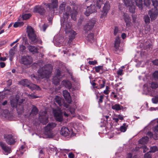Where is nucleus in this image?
<instances>
[{
	"instance_id": "1",
	"label": "nucleus",
	"mask_w": 158,
	"mask_h": 158,
	"mask_svg": "<svg viewBox=\"0 0 158 158\" xmlns=\"http://www.w3.org/2000/svg\"><path fill=\"white\" fill-rule=\"evenodd\" d=\"M66 2H62L59 6L58 10L60 14L63 13V18L61 20V27L65 29L66 33L72 30L71 28V24L68 21L71 12V9L70 6H66Z\"/></svg>"
},
{
	"instance_id": "2",
	"label": "nucleus",
	"mask_w": 158,
	"mask_h": 158,
	"mask_svg": "<svg viewBox=\"0 0 158 158\" xmlns=\"http://www.w3.org/2000/svg\"><path fill=\"white\" fill-rule=\"evenodd\" d=\"M104 0H85V2L88 1L92 2V4L89 6H87L86 11L85 13V15L87 16L93 12L96 11L97 8L100 9L101 5L103 4Z\"/></svg>"
},
{
	"instance_id": "3",
	"label": "nucleus",
	"mask_w": 158,
	"mask_h": 158,
	"mask_svg": "<svg viewBox=\"0 0 158 158\" xmlns=\"http://www.w3.org/2000/svg\"><path fill=\"white\" fill-rule=\"evenodd\" d=\"M24 101L25 99H22L19 102L18 99L16 98H14L10 101L11 106L16 108L18 114H21L24 112L23 102Z\"/></svg>"
},
{
	"instance_id": "4",
	"label": "nucleus",
	"mask_w": 158,
	"mask_h": 158,
	"mask_svg": "<svg viewBox=\"0 0 158 158\" xmlns=\"http://www.w3.org/2000/svg\"><path fill=\"white\" fill-rule=\"evenodd\" d=\"M27 32L30 40L33 44H42L41 40L40 38L37 37L35 31L31 26H28L27 27Z\"/></svg>"
},
{
	"instance_id": "5",
	"label": "nucleus",
	"mask_w": 158,
	"mask_h": 158,
	"mask_svg": "<svg viewBox=\"0 0 158 158\" xmlns=\"http://www.w3.org/2000/svg\"><path fill=\"white\" fill-rule=\"evenodd\" d=\"M52 69V68L51 64H46L38 70L39 75L42 78H48Z\"/></svg>"
},
{
	"instance_id": "6",
	"label": "nucleus",
	"mask_w": 158,
	"mask_h": 158,
	"mask_svg": "<svg viewBox=\"0 0 158 158\" xmlns=\"http://www.w3.org/2000/svg\"><path fill=\"white\" fill-rule=\"evenodd\" d=\"M56 125L55 123H48L46 126L45 127L44 134L46 135L45 137L50 138L51 136L52 135L51 131L56 127Z\"/></svg>"
},
{
	"instance_id": "7",
	"label": "nucleus",
	"mask_w": 158,
	"mask_h": 158,
	"mask_svg": "<svg viewBox=\"0 0 158 158\" xmlns=\"http://www.w3.org/2000/svg\"><path fill=\"white\" fill-rule=\"evenodd\" d=\"M20 62L25 66H30L32 63V60L30 56H21Z\"/></svg>"
},
{
	"instance_id": "8",
	"label": "nucleus",
	"mask_w": 158,
	"mask_h": 158,
	"mask_svg": "<svg viewBox=\"0 0 158 158\" xmlns=\"http://www.w3.org/2000/svg\"><path fill=\"white\" fill-rule=\"evenodd\" d=\"M95 22V20L94 19H92L88 22L84 27V30L85 32H87L92 29Z\"/></svg>"
},
{
	"instance_id": "9",
	"label": "nucleus",
	"mask_w": 158,
	"mask_h": 158,
	"mask_svg": "<svg viewBox=\"0 0 158 158\" xmlns=\"http://www.w3.org/2000/svg\"><path fill=\"white\" fill-rule=\"evenodd\" d=\"M125 6L129 7L130 11L131 13H134L135 12V7L134 5L135 2L133 1H131L129 0H124Z\"/></svg>"
},
{
	"instance_id": "10",
	"label": "nucleus",
	"mask_w": 158,
	"mask_h": 158,
	"mask_svg": "<svg viewBox=\"0 0 158 158\" xmlns=\"http://www.w3.org/2000/svg\"><path fill=\"white\" fill-rule=\"evenodd\" d=\"M58 5V0H52V2L47 4L46 6L51 11L54 13V9L57 7Z\"/></svg>"
},
{
	"instance_id": "11",
	"label": "nucleus",
	"mask_w": 158,
	"mask_h": 158,
	"mask_svg": "<svg viewBox=\"0 0 158 158\" xmlns=\"http://www.w3.org/2000/svg\"><path fill=\"white\" fill-rule=\"evenodd\" d=\"M53 111L56 120L60 122L62 121L63 120V118L61 110L59 109L58 110H53Z\"/></svg>"
},
{
	"instance_id": "12",
	"label": "nucleus",
	"mask_w": 158,
	"mask_h": 158,
	"mask_svg": "<svg viewBox=\"0 0 158 158\" xmlns=\"http://www.w3.org/2000/svg\"><path fill=\"white\" fill-rule=\"evenodd\" d=\"M148 14L151 20L152 21L156 18L158 14V10L157 9L152 8L148 11Z\"/></svg>"
},
{
	"instance_id": "13",
	"label": "nucleus",
	"mask_w": 158,
	"mask_h": 158,
	"mask_svg": "<svg viewBox=\"0 0 158 158\" xmlns=\"http://www.w3.org/2000/svg\"><path fill=\"white\" fill-rule=\"evenodd\" d=\"M4 138L6 142L9 145H13L15 143V139L11 134L5 135H4Z\"/></svg>"
},
{
	"instance_id": "14",
	"label": "nucleus",
	"mask_w": 158,
	"mask_h": 158,
	"mask_svg": "<svg viewBox=\"0 0 158 158\" xmlns=\"http://www.w3.org/2000/svg\"><path fill=\"white\" fill-rule=\"evenodd\" d=\"M110 6L109 2H107L104 4V6L103 8L102 13L101 14V18H103L106 16L107 15L108 10H110Z\"/></svg>"
},
{
	"instance_id": "15",
	"label": "nucleus",
	"mask_w": 158,
	"mask_h": 158,
	"mask_svg": "<svg viewBox=\"0 0 158 158\" xmlns=\"http://www.w3.org/2000/svg\"><path fill=\"white\" fill-rule=\"evenodd\" d=\"M34 11L39 13L41 15H43L45 12V10L43 7L38 6H35L34 8Z\"/></svg>"
},
{
	"instance_id": "16",
	"label": "nucleus",
	"mask_w": 158,
	"mask_h": 158,
	"mask_svg": "<svg viewBox=\"0 0 158 158\" xmlns=\"http://www.w3.org/2000/svg\"><path fill=\"white\" fill-rule=\"evenodd\" d=\"M63 94L64 98L69 104L71 102V99L69 93L67 91L64 90L63 91Z\"/></svg>"
},
{
	"instance_id": "17",
	"label": "nucleus",
	"mask_w": 158,
	"mask_h": 158,
	"mask_svg": "<svg viewBox=\"0 0 158 158\" xmlns=\"http://www.w3.org/2000/svg\"><path fill=\"white\" fill-rule=\"evenodd\" d=\"M70 132L69 129L65 127H62L60 131V134L64 136L69 135Z\"/></svg>"
},
{
	"instance_id": "18",
	"label": "nucleus",
	"mask_w": 158,
	"mask_h": 158,
	"mask_svg": "<svg viewBox=\"0 0 158 158\" xmlns=\"http://www.w3.org/2000/svg\"><path fill=\"white\" fill-rule=\"evenodd\" d=\"M69 35V40L68 43H70L75 38V36L76 35V33L75 31L73 30L70 31L68 33H66Z\"/></svg>"
},
{
	"instance_id": "19",
	"label": "nucleus",
	"mask_w": 158,
	"mask_h": 158,
	"mask_svg": "<svg viewBox=\"0 0 158 158\" xmlns=\"http://www.w3.org/2000/svg\"><path fill=\"white\" fill-rule=\"evenodd\" d=\"M62 84L66 88L69 89H71L73 91L74 90V88L72 87V85L70 81H62Z\"/></svg>"
},
{
	"instance_id": "20",
	"label": "nucleus",
	"mask_w": 158,
	"mask_h": 158,
	"mask_svg": "<svg viewBox=\"0 0 158 158\" xmlns=\"http://www.w3.org/2000/svg\"><path fill=\"white\" fill-rule=\"evenodd\" d=\"M0 145L2 149L6 152L10 153L11 151L10 148L8 147L5 143H4L2 142H0Z\"/></svg>"
},
{
	"instance_id": "21",
	"label": "nucleus",
	"mask_w": 158,
	"mask_h": 158,
	"mask_svg": "<svg viewBox=\"0 0 158 158\" xmlns=\"http://www.w3.org/2000/svg\"><path fill=\"white\" fill-rule=\"evenodd\" d=\"M48 118L45 114L44 115L40 116L39 117L40 121L43 125H45L47 123L48 121Z\"/></svg>"
},
{
	"instance_id": "22",
	"label": "nucleus",
	"mask_w": 158,
	"mask_h": 158,
	"mask_svg": "<svg viewBox=\"0 0 158 158\" xmlns=\"http://www.w3.org/2000/svg\"><path fill=\"white\" fill-rule=\"evenodd\" d=\"M123 16L124 17V21L126 23V26L129 27L130 26L131 20L130 17L127 14L125 13H123Z\"/></svg>"
},
{
	"instance_id": "23",
	"label": "nucleus",
	"mask_w": 158,
	"mask_h": 158,
	"mask_svg": "<svg viewBox=\"0 0 158 158\" xmlns=\"http://www.w3.org/2000/svg\"><path fill=\"white\" fill-rule=\"evenodd\" d=\"M28 88L30 89L31 90H34L35 89L36 90H40V88L39 87V86L37 85L33 84H31L30 82L28 85L27 87Z\"/></svg>"
},
{
	"instance_id": "24",
	"label": "nucleus",
	"mask_w": 158,
	"mask_h": 158,
	"mask_svg": "<svg viewBox=\"0 0 158 158\" xmlns=\"http://www.w3.org/2000/svg\"><path fill=\"white\" fill-rule=\"evenodd\" d=\"M29 51L33 54L38 52V49L35 46L30 45L28 47Z\"/></svg>"
},
{
	"instance_id": "25",
	"label": "nucleus",
	"mask_w": 158,
	"mask_h": 158,
	"mask_svg": "<svg viewBox=\"0 0 158 158\" xmlns=\"http://www.w3.org/2000/svg\"><path fill=\"white\" fill-rule=\"evenodd\" d=\"M149 138L147 136H145L142 137L139 141V143L140 144H144L147 143L148 141Z\"/></svg>"
},
{
	"instance_id": "26",
	"label": "nucleus",
	"mask_w": 158,
	"mask_h": 158,
	"mask_svg": "<svg viewBox=\"0 0 158 158\" xmlns=\"http://www.w3.org/2000/svg\"><path fill=\"white\" fill-rule=\"evenodd\" d=\"M131 1H133L137 6L139 8H142L143 5V1L142 0H131Z\"/></svg>"
},
{
	"instance_id": "27",
	"label": "nucleus",
	"mask_w": 158,
	"mask_h": 158,
	"mask_svg": "<svg viewBox=\"0 0 158 158\" xmlns=\"http://www.w3.org/2000/svg\"><path fill=\"white\" fill-rule=\"evenodd\" d=\"M30 81L27 79H23L19 81V84L24 86L27 87Z\"/></svg>"
},
{
	"instance_id": "28",
	"label": "nucleus",
	"mask_w": 158,
	"mask_h": 158,
	"mask_svg": "<svg viewBox=\"0 0 158 158\" xmlns=\"http://www.w3.org/2000/svg\"><path fill=\"white\" fill-rule=\"evenodd\" d=\"M17 47V44L15 45L9 51V54L11 56H13L16 52V48Z\"/></svg>"
},
{
	"instance_id": "29",
	"label": "nucleus",
	"mask_w": 158,
	"mask_h": 158,
	"mask_svg": "<svg viewBox=\"0 0 158 158\" xmlns=\"http://www.w3.org/2000/svg\"><path fill=\"white\" fill-rule=\"evenodd\" d=\"M38 111L39 110L37 107L34 105H33L30 114H32L33 115H36L38 113Z\"/></svg>"
},
{
	"instance_id": "30",
	"label": "nucleus",
	"mask_w": 158,
	"mask_h": 158,
	"mask_svg": "<svg viewBox=\"0 0 158 158\" xmlns=\"http://www.w3.org/2000/svg\"><path fill=\"white\" fill-rule=\"evenodd\" d=\"M87 40L90 43L94 42V38L93 34L90 33L88 34L87 37Z\"/></svg>"
},
{
	"instance_id": "31",
	"label": "nucleus",
	"mask_w": 158,
	"mask_h": 158,
	"mask_svg": "<svg viewBox=\"0 0 158 158\" xmlns=\"http://www.w3.org/2000/svg\"><path fill=\"white\" fill-rule=\"evenodd\" d=\"M55 102L57 103L59 106H61L62 105L63 100L59 96H56L55 98Z\"/></svg>"
},
{
	"instance_id": "32",
	"label": "nucleus",
	"mask_w": 158,
	"mask_h": 158,
	"mask_svg": "<svg viewBox=\"0 0 158 158\" xmlns=\"http://www.w3.org/2000/svg\"><path fill=\"white\" fill-rule=\"evenodd\" d=\"M120 42V39L118 37H117L114 43V47L117 50V48L119 46V45Z\"/></svg>"
},
{
	"instance_id": "33",
	"label": "nucleus",
	"mask_w": 158,
	"mask_h": 158,
	"mask_svg": "<svg viewBox=\"0 0 158 158\" xmlns=\"http://www.w3.org/2000/svg\"><path fill=\"white\" fill-rule=\"evenodd\" d=\"M77 12L76 10H73L71 14V18L73 20L75 21L77 19Z\"/></svg>"
},
{
	"instance_id": "34",
	"label": "nucleus",
	"mask_w": 158,
	"mask_h": 158,
	"mask_svg": "<svg viewBox=\"0 0 158 158\" xmlns=\"http://www.w3.org/2000/svg\"><path fill=\"white\" fill-rule=\"evenodd\" d=\"M60 79L57 76H54L52 79L53 83L55 85H58L60 82Z\"/></svg>"
},
{
	"instance_id": "35",
	"label": "nucleus",
	"mask_w": 158,
	"mask_h": 158,
	"mask_svg": "<svg viewBox=\"0 0 158 158\" xmlns=\"http://www.w3.org/2000/svg\"><path fill=\"white\" fill-rule=\"evenodd\" d=\"M143 19L146 25L150 23V18L148 15H144L143 16Z\"/></svg>"
},
{
	"instance_id": "36",
	"label": "nucleus",
	"mask_w": 158,
	"mask_h": 158,
	"mask_svg": "<svg viewBox=\"0 0 158 158\" xmlns=\"http://www.w3.org/2000/svg\"><path fill=\"white\" fill-rule=\"evenodd\" d=\"M112 108L117 111L121 109V106L119 104H116L112 106Z\"/></svg>"
},
{
	"instance_id": "37",
	"label": "nucleus",
	"mask_w": 158,
	"mask_h": 158,
	"mask_svg": "<svg viewBox=\"0 0 158 158\" xmlns=\"http://www.w3.org/2000/svg\"><path fill=\"white\" fill-rule=\"evenodd\" d=\"M127 127V125L125 123H123L120 127V131L121 132H125L126 131Z\"/></svg>"
},
{
	"instance_id": "38",
	"label": "nucleus",
	"mask_w": 158,
	"mask_h": 158,
	"mask_svg": "<svg viewBox=\"0 0 158 158\" xmlns=\"http://www.w3.org/2000/svg\"><path fill=\"white\" fill-rule=\"evenodd\" d=\"M76 106L75 105H73V106H71L69 108V111L72 114H74Z\"/></svg>"
},
{
	"instance_id": "39",
	"label": "nucleus",
	"mask_w": 158,
	"mask_h": 158,
	"mask_svg": "<svg viewBox=\"0 0 158 158\" xmlns=\"http://www.w3.org/2000/svg\"><path fill=\"white\" fill-rule=\"evenodd\" d=\"M152 5L154 6V8L157 9L158 6V0H152Z\"/></svg>"
},
{
	"instance_id": "40",
	"label": "nucleus",
	"mask_w": 158,
	"mask_h": 158,
	"mask_svg": "<svg viewBox=\"0 0 158 158\" xmlns=\"http://www.w3.org/2000/svg\"><path fill=\"white\" fill-rule=\"evenodd\" d=\"M31 14H26L23 15L22 17L23 19L27 20L31 16Z\"/></svg>"
},
{
	"instance_id": "41",
	"label": "nucleus",
	"mask_w": 158,
	"mask_h": 158,
	"mask_svg": "<svg viewBox=\"0 0 158 158\" xmlns=\"http://www.w3.org/2000/svg\"><path fill=\"white\" fill-rule=\"evenodd\" d=\"M23 25V22H15L13 26L14 27L16 28L18 27H20Z\"/></svg>"
},
{
	"instance_id": "42",
	"label": "nucleus",
	"mask_w": 158,
	"mask_h": 158,
	"mask_svg": "<svg viewBox=\"0 0 158 158\" xmlns=\"http://www.w3.org/2000/svg\"><path fill=\"white\" fill-rule=\"evenodd\" d=\"M151 87L153 89H156L158 87V84L155 82H152Z\"/></svg>"
},
{
	"instance_id": "43",
	"label": "nucleus",
	"mask_w": 158,
	"mask_h": 158,
	"mask_svg": "<svg viewBox=\"0 0 158 158\" xmlns=\"http://www.w3.org/2000/svg\"><path fill=\"white\" fill-rule=\"evenodd\" d=\"M152 102L154 104L158 103V96H156L152 99Z\"/></svg>"
},
{
	"instance_id": "44",
	"label": "nucleus",
	"mask_w": 158,
	"mask_h": 158,
	"mask_svg": "<svg viewBox=\"0 0 158 158\" xmlns=\"http://www.w3.org/2000/svg\"><path fill=\"white\" fill-rule=\"evenodd\" d=\"M102 66H98L95 67V69L96 72L98 73L100 72V70L102 69Z\"/></svg>"
},
{
	"instance_id": "45",
	"label": "nucleus",
	"mask_w": 158,
	"mask_h": 158,
	"mask_svg": "<svg viewBox=\"0 0 158 158\" xmlns=\"http://www.w3.org/2000/svg\"><path fill=\"white\" fill-rule=\"evenodd\" d=\"M27 96L30 99L36 98L38 97V96L34 95L33 94H28Z\"/></svg>"
},
{
	"instance_id": "46",
	"label": "nucleus",
	"mask_w": 158,
	"mask_h": 158,
	"mask_svg": "<svg viewBox=\"0 0 158 158\" xmlns=\"http://www.w3.org/2000/svg\"><path fill=\"white\" fill-rule=\"evenodd\" d=\"M157 150V147L156 146H153L151 147L150 148V150L149 152H155Z\"/></svg>"
},
{
	"instance_id": "47",
	"label": "nucleus",
	"mask_w": 158,
	"mask_h": 158,
	"mask_svg": "<svg viewBox=\"0 0 158 158\" xmlns=\"http://www.w3.org/2000/svg\"><path fill=\"white\" fill-rule=\"evenodd\" d=\"M55 76H57L58 77H59V78H61L63 77V76L61 75V72L60 71L59 69L57 70V73Z\"/></svg>"
},
{
	"instance_id": "48",
	"label": "nucleus",
	"mask_w": 158,
	"mask_h": 158,
	"mask_svg": "<svg viewBox=\"0 0 158 158\" xmlns=\"http://www.w3.org/2000/svg\"><path fill=\"white\" fill-rule=\"evenodd\" d=\"M153 76L155 80L158 79V71H155L153 74Z\"/></svg>"
},
{
	"instance_id": "49",
	"label": "nucleus",
	"mask_w": 158,
	"mask_h": 158,
	"mask_svg": "<svg viewBox=\"0 0 158 158\" xmlns=\"http://www.w3.org/2000/svg\"><path fill=\"white\" fill-rule=\"evenodd\" d=\"M150 0H144V3L145 5L148 6L151 4Z\"/></svg>"
},
{
	"instance_id": "50",
	"label": "nucleus",
	"mask_w": 158,
	"mask_h": 158,
	"mask_svg": "<svg viewBox=\"0 0 158 158\" xmlns=\"http://www.w3.org/2000/svg\"><path fill=\"white\" fill-rule=\"evenodd\" d=\"M144 158H152L150 153L149 152L146 153L144 156Z\"/></svg>"
},
{
	"instance_id": "51",
	"label": "nucleus",
	"mask_w": 158,
	"mask_h": 158,
	"mask_svg": "<svg viewBox=\"0 0 158 158\" xmlns=\"http://www.w3.org/2000/svg\"><path fill=\"white\" fill-rule=\"evenodd\" d=\"M141 148L143 150V152H145L148 149V148L145 145H143V146H142L141 147Z\"/></svg>"
},
{
	"instance_id": "52",
	"label": "nucleus",
	"mask_w": 158,
	"mask_h": 158,
	"mask_svg": "<svg viewBox=\"0 0 158 158\" xmlns=\"http://www.w3.org/2000/svg\"><path fill=\"white\" fill-rule=\"evenodd\" d=\"M97 63V62L96 60H94L93 61H89V64L90 65H94Z\"/></svg>"
},
{
	"instance_id": "53",
	"label": "nucleus",
	"mask_w": 158,
	"mask_h": 158,
	"mask_svg": "<svg viewBox=\"0 0 158 158\" xmlns=\"http://www.w3.org/2000/svg\"><path fill=\"white\" fill-rule=\"evenodd\" d=\"M118 31V29L117 27H115L114 31V35H116Z\"/></svg>"
},
{
	"instance_id": "54",
	"label": "nucleus",
	"mask_w": 158,
	"mask_h": 158,
	"mask_svg": "<svg viewBox=\"0 0 158 158\" xmlns=\"http://www.w3.org/2000/svg\"><path fill=\"white\" fill-rule=\"evenodd\" d=\"M103 96L101 95L100 96V98L99 99L98 102L99 103H102L103 102Z\"/></svg>"
},
{
	"instance_id": "55",
	"label": "nucleus",
	"mask_w": 158,
	"mask_h": 158,
	"mask_svg": "<svg viewBox=\"0 0 158 158\" xmlns=\"http://www.w3.org/2000/svg\"><path fill=\"white\" fill-rule=\"evenodd\" d=\"M102 83L100 85L101 88H103L105 86V84L106 82L104 80H102Z\"/></svg>"
},
{
	"instance_id": "56",
	"label": "nucleus",
	"mask_w": 158,
	"mask_h": 158,
	"mask_svg": "<svg viewBox=\"0 0 158 158\" xmlns=\"http://www.w3.org/2000/svg\"><path fill=\"white\" fill-rule=\"evenodd\" d=\"M123 70L122 69H119L117 71V74L120 76H121L123 74Z\"/></svg>"
},
{
	"instance_id": "57",
	"label": "nucleus",
	"mask_w": 158,
	"mask_h": 158,
	"mask_svg": "<svg viewBox=\"0 0 158 158\" xmlns=\"http://www.w3.org/2000/svg\"><path fill=\"white\" fill-rule=\"evenodd\" d=\"M154 64L155 65H158V59H156L152 61Z\"/></svg>"
},
{
	"instance_id": "58",
	"label": "nucleus",
	"mask_w": 158,
	"mask_h": 158,
	"mask_svg": "<svg viewBox=\"0 0 158 158\" xmlns=\"http://www.w3.org/2000/svg\"><path fill=\"white\" fill-rule=\"evenodd\" d=\"M48 27V25L46 24H44L43 26V30L44 31H45L46 28Z\"/></svg>"
},
{
	"instance_id": "59",
	"label": "nucleus",
	"mask_w": 158,
	"mask_h": 158,
	"mask_svg": "<svg viewBox=\"0 0 158 158\" xmlns=\"http://www.w3.org/2000/svg\"><path fill=\"white\" fill-rule=\"evenodd\" d=\"M20 50L23 51L26 49V47L23 45H21L20 47Z\"/></svg>"
},
{
	"instance_id": "60",
	"label": "nucleus",
	"mask_w": 158,
	"mask_h": 158,
	"mask_svg": "<svg viewBox=\"0 0 158 158\" xmlns=\"http://www.w3.org/2000/svg\"><path fill=\"white\" fill-rule=\"evenodd\" d=\"M69 158H74V155L72 152L69 153L68 155Z\"/></svg>"
},
{
	"instance_id": "61",
	"label": "nucleus",
	"mask_w": 158,
	"mask_h": 158,
	"mask_svg": "<svg viewBox=\"0 0 158 158\" xmlns=\"http://www.w3.org/2000/svg\"><path fill=\"white\" fill-rule=\"evenodd\" d=\"M5 64L4 62H0V65L1 68H4L5 66Z\"/></svg>"
},
{
	"instance_id": "62",
	"label": "nucleus",
	"mask_w": 158,
	"mask_h": 158,
	"mask_svg": "<svg viewBox=\"0 0 158 158\" xmlns=\"http://www.w3.org/2000/svg\"><path fill=\"white\" fill-rule=\"evenodd\" d=\"M7 21H6L4 22L2 25L0 27V30H1L4 26L7 24Z\"/></svg>"
},
{
	"instance_id": "63",
	"label": "nucleus",
	"mask_w": 158,
	"mask_h": 158,
	"mask_svg": "<svg viewBox=\"0 0 158 158\" xmlns=\"http://www.w3.org/2000/svg\"><path fill=\"white\" fill-rule=\"evenodd\" d=\"M12 84V81L11 80H9L7 81V86H9L11 85Z\"/></svg>"
},
{
	"instance_id": "64",
	"label": "nucleus",
	"mask_w": 158,
	"mask_h": 158,
	"mask_svg": "<svg viewBox=\"0 0 158 158\" xmlns=\"http://www.w3.org/2000/svg\"><path fill=\"white\" fill-rule=\"evenodd\" d=\"M154 131L155 132H158V124L154 127Z\"/></svg>"
}]
</instances>
